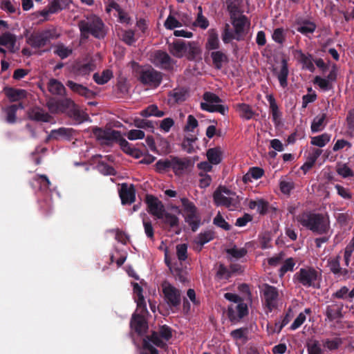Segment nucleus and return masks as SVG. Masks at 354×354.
I'll list each match as a JSON object with an SVG mask.
<instances>
[{
	"label": "nucleus",
	"mask_w": 354,
	"mask_h": 354,
	"mask_svg": "<svg viewBox=\"0 0 354 354\" xmlns=\"http://www.w3.org/2000/svg\"><path fill=\"white\" fill-rule=\"evenodd\" d=\"M35 180L39 185V189L42 192H46L49 189L51 183L47 176L44 174L37 175L35 177Z\"/></svg>",
	"instance_id": "47"
},
{
	"label": "nucleus",
	"mask_w": 354,
	"mask_h": 354,
	"mask_svg": "<svg viewBox=\"0 0 354 354\" xmlns=\"http://www.w3.org/2000/svg\"><path fill=\"white\" fill-rule=\"evenodd\" d=\"M73 53L71 48L65 46L63 44H57L55 46L54 53L59 56L62 59H64L70 56Z\"/></svg>",
	"instance_id": "44"
},
{
	"label": "nucleus",
	"mask_w": 354,
	"mask_h": 354,
	"mask_svg": "<svg viewBox=\"0 0 354 354\" xmlns=\"http://www.w3.org/2000/svg\"><path fill=\"white\" fill-rule=\"evenodd\" d=\"M6 113V122L10 124H14L17 121V107L15 105H10L4 109Z\"/></svg>",
	"instance_id": "45"
},
{
	"label": "nucleus",
	"mask_w": 354,
	"mask_h": 354,
	"mask_svg": "<svg viewBox=\"0 0 354 354\" xmlns=\"http://www.w3.org/2000/svg\"><path fill=\"white\" fill-rule=\"evenodd\" d=\"M130 326L138 335H143L147 333L148 329V324L145 317L142 315L134 313L133 314Z\"/></svg>",
	"instance_id": "16"
},
{
	"label": "nucleus",
	"mask_w": 354,
	"mask_h": 354,
	"mask_svg": "<svg viewBox=\"0 0 354 354\" xmlns=\"http://www.w3.org/2000/svg\"><path fill=\"white\" fill-rule=\"evenodd\" d=\"M120 197L124 205L133 203L136 200V190L133 186L131 185L128 187L127 184H122L120 191Z\"/></svg>",
	"instance_id": "21"
},
{
	"label": "nucleus",
	"mask_w": 354,
	"mask_h": 354,
	"mask_svg": "<svg viewBox=\"0 0 354 354\" xmlns=\"http://www.w3.org/2000/svg\"><path fill=\"white\" fill-rule=\"evenodd\" d=\"M279 187L283 194H289L295 188V183L292 181L281 180L279 183Z\"/></svg>",
	"instance_id": "61"
},
{
	"label": "nucleus",
	"mask_w": 354,
	"mask_h": 354,
	"mask_svg": "<svg viewBox=\"0 0 354 354\" xmlns=\"http://www.w3.org/2000/svg\"><path fill=\"white\" fill-rule=\"evenodd\" d=\"M272 73L273 75L277 77L279 84L282 88H284L288 86L289 69L288 61L286 59H282L280 68L278 69L277 68H274L272 69Z\"/></svg>",
	"instance_id": "18"
},
{
	"label": "nucleus",
	"mask_w": 354,
	"mask_h": 354,
	"mask_svg": "<svg viewBox=\"0 0 354 354\" xmlns=\"http://www.w3.org/2000/svg\"><path fill=\"white\" fill-rule=\"evenodd\" d=\"M171 159H160L156 163V171L159 173L165 172L171 168Z\"/></svg>",
	"instance_id": "50"
},
{
	"label": "nucleus",
	"mask_w": 354,
	"mask_h": 354,
	"mask_svg": "<svg viewBox=\"0 0 354 354\" xmlns=\"http://www.w3.org/2000/svg\"><path fill=\"white\" fill-rule=\"evenodd\" d=\"M187 41L176 39L174 42L168 44V50L174 57L182 58L187 53Z\"/></svg>",
	"instance_id": "19"
},
{
	"label": "nucleus",
	"mask_w": 354,
	"mask_h": 354,
	"mask_svg": "<svg viewBox=\"0 0 354 354\" xmlns=\"http://www.w3.org/2000/svg\"><path fill=\"white\" fill-rule=\"evenodd\" d=\"M16 41V36L10 32H3L0 35V46H6L12 53L16 52L15 49Z\"/></svg>",
	"instance_id": "29"
},
{
	"label": "nucleus",
	"mask_w": 354,
	"mask_h": 354,
	"mask_svg": "<svg viewBox=\"0 0 354 354\" xmlns=\"http://www.w3.org/2000/svg\"><path fill=\"white\" fill-rule=\"evenodd\" d=\"M214 238V233L212 230H206L201 232L194 239V243L200 246L198 251L202 250L203 246L213 240Z\"/></svg>",
	"instance_id": "33"
},
{
	"label": "nucleus",
	"mask_w": 354,
	"mask_h": 354,
	"mask_svg": "<svg viewBox=\"0 0 354 354\" xmlns=\"http://www.w3.org/2000/svg\"><path fill=\"white\" fill-rule=\"evenodd\" d=\"M145 136V132L140 129H131L127 134V138L130 140L142 139Z\"/></svg>",
	"instance_id": "64"
},
{
	"label": "nucleus",
	"mask_w": 354,
	"mask_h": 354,
	"mask_svg": "<svg viewBox=\"0 0 354 354\" xmlns=\"http://www.w3.org/2000/svg\"><path fill=\"white\" fill-rule=\"evenodd\" d=\"M342 341L340 338H334V339H327L324 342V346L327 348L328 349L333 351L337 349L338 347L341 345Z\"/></svg>",
	"instance_id": "58"
},
{
	"label": "nucleus",
	"mask_w": 354,
	"mask_h": 354,
	"mask_svg": "<svg viewBox=\"0 0 354 354\" xmlns=\"http://www.w3.org/2000/svg\"><path fill=\"white\" fill-rule=\"evenodd\" d=\"M75 106V102L70 98L52 99L47 102V106L52 113H64L71 111Z\"/></svg>",
	"instance_id": "13"
},
{
	"label": "nucleus",
	"mask_w": 354,
	"mask_h": 354,
	"mask_svg": "<svg viewBox=\"0 0 354 354\" xmlns=\"http://www.w3.org/2000/svg\"><path fill=\"white\" fill-rule=\"evenodd\" d=\"M206 155L208 161L213 165H218L221 162L222 152L218 147L209 149Z\"/></svg>",
	"instance_id": "37"
},
{
	"label": "nucleus",
	"mask_w": 354,
	"mask_h": 354,
	"mask_svg": "<svg viewBox=\"0 0 354 354\" xmlns=\"http://www.w3.org/2000/svg\"><path fill=\"white\" fill-rule=\"evenodd\" d=\"M211 59L212 65L216 70H221L224 64L229 62L228 56L223 50H216L208 53Z\"/></svg>",
	"instance_id": "17"
},
{
	"label": "nucleus",
	"mask_w": 354,
	"mask_h": 354,
	"mask_svg": "<svg viewBox=\"0 0 354 354\" xmlns=\"http://www.w3.org/2000/svg\"><path fill=\"white\" fill-rule=\"evenodd\" d=\"M48 91L53 95H65L66 88L64 84L56 79H50L48 83Z\"/></svg>",
	"instance_id": "31"
},
{
	"label": "nucleus",
	"mask_w": 354,
	"mask_h": 354,
	"mask_svg": "<svg viewBox=\"0 0 354 354\" xmlns=\"http://www.w3.org/2000/svg\"><path fill=\"white\" fill-rule=\"evenodd\" d=\"M313 83L324 91H327L333 88V84L329 82L328 80L320 76H316L314 78Z\"/></svg>",
	"instance_id": "48"
},
{
	"label": "nucleus",
	"mask_w": 354,
	"mask_h": 354,
	"mask_svg": "<svg viewBox=\"0 0 354 354\" xmlns=\"http://www.w3.org/2000/svg\"><path fill=\"white\" fill-rule=\"evenodd\" d=\"M6 96L10 102H17L26 97L27 92L24 89L6 86L3 88Z\"/></svg>",
	"instance_id": "25"
},
{
	"label": "nucleus",
	"mask_w": 354,
	"mask_h": 354,
	"mask_svg": "<svg viewBox=\"0 0 354 354\" xmlns=\"http://www.w3.org/2000/svg\"><path fill=\"white\" fill-rule=\"evenodd\" d=\"M78 28L82 39H88L92 35L96 39H103L106 35L105 25L102 20L96 15L87 17L86 19L78 22Z\"/></svg>",
	"instance_id": "3"
},
{
	"label": "nucleus",
	"mask_w": 354,
	"mask_h": 354,
	"mask_svg": "<svg viewBox=\"0 0 354 354\" xmlns=\"http://www.w3.org/2000/svg\"><path fill=\"white\" fill-rule=\"evenodd\" d=\"M299 53V61L306 66V68L311 72L315 71V66L312 62L311 55H306L301 50L298 51Z\"/></svg>",
	"instance_id": "49"
},
{
	"label": "nucleus",
	"mask_w": 354,
	"mask_h": 354,
	"mask_svg": "<svg viewBox=\"0 0 354 354\" xmlns=\"http://www.w3.org/2000/svg\"><path fill=\"white\" fill-rule=\"evenodd\" d=\"M235 39V33L233 34L229 24H226L222 34V40L225 44H228L232 39Z\"/></svg>",
	"instance_id": "60"
},
{
	"label": "nucleus",
	"mask_w": 354,
	"mask_h": 354,
	"mask_svg": "<svg viewBox=\"0 0 354 354\" xmlns=\"http://www.w3.org/2000/svg\"><path fill=\"white\" fill-rule=\"evenodd\" d=\"M72 0H53L50 2V12L57 13L59 11L67 8L71 3Z\"/></svg>",
	"instance_id": "38"
},
{
	"label": "nucleus",
	"mask_w": 354,
	"mask_h": 354,
	"mask_svg": "<svg viewBox=\"0 0 354 354\" xmlns=\"http://www.w3.org/2000/svg\"><path fill=\"white\" fill-rule=\"evenodd\" d=\"M203 100L205 101V103H209L213 104V103H220L222 100L215 93L211 92H205L203 94Z\"/></svg>",
	"instance_id": "62"
},
{
	"label": "nucleus",
	"mask_w": 354,
	"mask_h": 354,
	"mask_svg": "<svg viewBox=\"0 0 354 354\" xmlns=\"http://www.w3.org/2000/svg\"><path fill=\"white\" fill-rule=\"evenodd\" d=\"M297 24V31L304 35L313 33L317 28V26L314 22L306 19L298 21Z\"/></svg>",
	"instance_id": "32"
},
{
	"label": "nucleus",
	"mask_w": 354,
	"mask_h": 354,
	"mask_svg": "<svg viewBox=\"0 0 354 354\" xmlns=\"http://www.w3.org/2000/svg\"><path fill=\"white\" fill-rule=\"evenodd\" d=\"M326 315L330 321H333L337 318H339L342 316L341 308L328 306L326 308Z\"/></svg>",
	"instance_id": "52"
},
{
	"label": "nucleus",
	"mask_w": 354,
	"mask_h": 354,
	"mask_svg": "<svg viewBox=\"0 0 354 354\" xmlns=\"http://www.w3.org/2000/svg\"><path fill=\"white\" fill-rule=\"evenodd\" d=\"M66 86L73 92L79 94L80 95L84 96L86 98H92L94 96V93L92 91L82 84L75 83L72 80H68Z\"/></svg>",
	"instance_id": "23"
},
{
	"label": "nucleus",
	"mask_w": 354,
	"mask_h": 354,
	"mask_svg": "<svg viewBox=\"0 0 354 354\" xmlns=\"http://www.w3.org/2000/svg\"><path fill=\"white\" fill-rule=\"evenodd\" d=\"M71 129H67V128H59L56 130H53L51 131V136L52 138L55 139H59L60 138H66L67 139H69L71 136Z\"/></svg>",
	"instance_id": "46"
},
{
	"label": "nucleus",
	"mask_w": 354,
	"mask_h": 354,
	"mask_svg": "<svg viewBox=\"0 0 354 354\" xmlns=\"http://www.w3.org/2000/svg\"><path fill=\"white\" fill-rule=\"evenodd\" d=\"M93 71V65L90 63L80 65L76 68V73L78 75L85 76Z\"/></svg>",
	"instance_id": "57"
},
{
	"label": "nucleus",
	"mask_w": 354,
	"mask_h": 354,
	"mask_svg": "<svg viewBox=\"0 0 354 354\" xmlns=\"http://www.w3.org/2000/svg\"><path fill=\"white\" fill-rule=\"evenodd\" d=\"M296 219L304 227L317 234H326L330 230L328 216L321 213L303 212Z\"/></svg>",
	"instance_id": "2"
},
{
	"label": "nucleus",
	"mask_w": 354,
	"mask_h": 354,
	"mask_svg": "<svg viewBox=\"0 0 354 354\" xmlns=\"http://www.w3.org/2000/svg\"><path fill=\"white\" fill-rule=\"evenodd\" d=\"M264 174V170L259 167H253L249 169V171L243 176V181H251L250 177L257 180L261 178Z\"/></svg>",
	"instance_id": "40"
},
{
	"label": "nucleus",
	"mask_w": 354,
	"mask_h": 354,
	"mask_svg": "<svg viewBox=\"0 0 354 354\" xmlns=\"http://www.w3.org/2000/svg\"><path fill=\"white\" fill-rule=\"evenodd\" d=\"M28 118L36 122H49L52 117L41 109L37 107L28 112Z\"/></svg>",
	"instance_id": "28"
},
{
	"label": "nucleus",
	"mask_w": 354,
	"mask_h": 354,
	"mask_svg": "<svg viewBox=\"0 0 354 354\" xmlns=\"http://www.w3.org/2000/svg\"><path fill=\"white\" fill-rule=\"evenodd\" d=\"M248 313V308L245 303L231 304L228 306L227 315L232 322H237Z\"/></svg>",
	"instance_id": "14"
},
{
	"label": "nucleus",
	"mask_w": 354,
	"mask_h": 354,
	"mask_svg": "<svg viewBox=\"0 0 354 354\" xmlns=\"http://www.w3.org/2000/svg\"><path fill=\"white\" fill-rule=\"evenodd\" d=\"M213 199L216 206H223L230 210L237 209L241 205L239 196L225 186H219L214 191Z\"/></svg>",
	"instance_id": "4"
},
{
	"label": "nucleus",
	"mask_w": 354,
	"mask_h": 354,
	"mask_svg": "<svg viewBox=\"0 0 354 354\" xmlns=\"http://www.w3.org/2000/svg\"><path fill=\"white\" fill-rule=\"evenodd\" d=\"M113 77V73L111 70L106 69L102 71V73L100 75L97 73H95L93 75L94 81L100 85H102L108 82Z\"/></svg>",
	"instance_id": "39"
},
{
	"label": "nucleus",
	"mask_w": 354,
	"mask_h": 354,
	"mask_svg": "<svg viewBox=\"0 0 354 354\" xmlns=\"http://www.w3.org/2000/svg\"><path fill=\"white\" fill-rule=\"evenodd\" d=\"M186 48L187 53L185 56L188 60H194L198 55H201V50L198 44L196 42L187 41Z\"/></svg>",
	"instance_id": "35"
},
{
	"label": "nucleus",
	"mask_w": 354,
	"mask_h": 354,
	"mask_svg": "<svg viewBox=\"0 0 354 354\" xmlns=\"http://www.w3.org/2000/svg\"><path fill=\"white\" fill-rule=\"evenodd\" d=\"M330 139V136L326 133L322 135L313 137L310 140V144L319 147H324Z\"/></svg>",
	"instance_id": "43"
},
{
	"label": "nucleus",
	"mask_w": 354,
	"mask_h": 354,
	"mask_svg": "<svg viewBox=\"0 0 354 354\" xmlns=\"http://www.w3.org/2000/svg\"><path fill=\"white\" fill-rule=\"evenodd\" d=\"M238 8L236 7L231 8L230 12L232 13L231 19L232 24L234 28L235 32V39L241 41L244 39V36L246 35V26L250 25V22L245 15H241L236 17L234 16V12H236Z\"/></svg>",
	"instance_id": "9"
},
{
	"label": "nucleus",
	"mask_w": 354,
	"mask_h": 354,
	"mask_svg": "<svg viewBox=\"0 0 354 354\" xmlns=\"http://www.w3.org/2000/svg\"><path fill=\"white\" fill-rule=\"evenodd\" d=\"M93 134L97 140H104L103 144L107 146L112 145L113 142L119 144L122 151L135 158H140L142 156L140 150L133 148L131 144L123 138L120 131L114 129H103L95 127L93 129Z\"/></svg>",
	"instance_id": "1"
},
{
	"label": "nucleus",
	"mask_w": 354,
	"mask_h": 354,
	"mask_svg": "<svg viewBox=\"0 0 354 354\" xmlns=\"http://www.w3.org/2000/svg\"><path fill=\"white\" fill-rule=\"evenodd\" d=\"M165 225H168L171 228L178 227L179 225V218L174 214L167 212L162 213V218H160Z\"/></svg>",
	"instance_id": "41"
},
{
	"label": "nucleus",
	"mask_w": 354,
	"mask_h": 354,
	"mask_svg": "<svg viewBox=\"0 0 354 354\" xmlns=\"http://www.w3.org/2000/svg\"><path fill=\"white\" fill-rule=\"evenodd\" d=\"M266 98L270 104V110L272 114V121L276 126H278L281 123L282 113L279 111V106L272 95H267Z\"/></svg>",
	"instance_id": "26"
},
{
	"label": "nucleus",
	"mask_w": 354,
	"mask_h": 354,
	"mask_svg": "<svg viewBox=\"0 0 354 354\" xmlns=\"http://www.w3.org/2000/svg\"><path fill=\"white\" fill-rule=\"evenodd\" d=\"M176 254L180 261H184L187 258V245L185 243L176 245Z\"/></svg>",
	"instance_id": "54"
},
{
	"label": "nucleus",
	"mask_w": 354,
	"mask_h": 354,
	"mask_svg": "<svg viewBox=\"0 0 354 354\" xmlns=\"http://www.w3.org/2000/svg\"><path fill=\"white\" fill-rule=\"evenodd\" d=\"M295 263L292 258L287 259L279 269V276L283 277L287 272L293 271Z\"/></svg>",
	"instance_id": "53"
},
{
	"label": "nucleus",
	"mask_w": 354,
	"mask_h": 354,
	"mask_svg": "<svg viewBox=\"0 0 354 354\" xmlns=\"http://www.w3.org/2000/svg\"><path fill=\"white\" fill-rule=\"evenodd\" d=\"M152 63L158 68L165 71H171L174 61L169 54L163 50H156L151 55Z\"/></svg>",
	"instance_id": "12"
},
{
	"label": "nucleus",
	"mask_w": 354,
	"mask_h": 354,
	"mask_svg": "<svg viewBox=\"0 0 354 354\" xmlns=\"http://www.w3.org/2000/svg\"><path fill=\"white\" fill-rule=\"evenodd\" d=\"M328 265L330 272L338 277H346L348 274V270L346 268L340 267V257L337 256L335 258L328 260Z\"/></svg>",
	"instance_id": "24"
},
{
	"label": "nucleus",
	"mask_w": 354,
	"mask_h": 354,
	"mask_svg": "<svg viewBox=\"0 0 354 354\" xmlns=\"http://www.w3.org/2000/svg\"><path fill=\"white\" fill-rule=\"evenodd\" d=\"M201 108L209 113L218 112L223 115L229 111V108L227 106L222 104H212L209 103H201Z\"/></svg>",
	"instance_id": "36"
},
{
	"label": "nucleus",
	"mask_w": 354,
	"mask_h": 354,
	"mask_svg": "<svg viewBox=\"0 0 354 354\" xmlns=\"http://www.w3.org/2000/svg\"><path fill=\"white\" fill-rule=\"evenodd\" d=\"M236 111L239 113V115L241 118L249 120L254 115V112L252 109V107L245 103H239L235 105Z\"/></svg>",
	"instance_id": "34"
},
{
	"label": "nucleus",
	"mask_w": 354,
	"mask_h": 354,
	"mask_svg": "<svg viewBox=\"0 0 354 354\" xmlns=\"http://www.w3.org/2000/svg\"><path fill=\"white\" fill-rule=\"evenodd\" d=\"M171 163L173 171L176 175L179 176L191 165L192 162L187 158H180L176 156H173L171 157Z\"/></svg>",
	"instance_id": "20"
},
{
	"label": "nucleus",
	"mask_w": 354,
	"mask_h": 354,
	"mask_svg": "<svg viewBox=\"0 0 354 354\" xmlns=\"http://www.w3.org/2000/svg\"><path fill=\"white\" fill-rule=\"evenodd\" d=\"M139 80L145 85L156 88L162 82V73L155 70L153 68L150 67L143 69L140 73Z\"/></svg>",
	"instance_id": "11"
},
{
	"label": "nucleus",
	"mask_w": 354,
	"mask_h": 354,
	"mask_svg": "<svg viewBox=\"0 0 354 354\" xmlns=\"http://www.w3.org/2000/svg\"><path fill=\"white\" fill-rule=\"evenodd\" d=\"M133 292L138 297L137 306L138 308H143L146 310V304L144 296L142 295V288L138 283H133Z\"/></svg>",
	"instance_id": "42"
},
{
	"label": "nucleus",
	"mask_w": 354,
	"mask_h": 354,
	"mask_svg": "<svg viewBox=\"0 0 354 354\" xmlns=\"http://www.w3.org/2000/svg\"><path fill=\"white\" fill-rule=\"evenodd\" d=\"M146 203L148 207L149 214L156 216L157 218H162V213L165 211V207L158 198L153 195H147Z\"/></svg>",
	"instance_id": "15"
},
{
	"label": "nucleus",
	"mask_w": 354,
	"mask_h": 354,
	"mask_svg": "<svg viewBox=\"0 0 354 354\" xmlns=\"http://www.w3.org/2000/svg\"><path fill=\"white\" fill-rule=\"evenodd\" d=\"M188 91L185 88H176L169 93V102L170 104H180L188 97Z\"/></svg>",
	"instance_id": "22"
},
{
	"label": "nucleus",
	"mask_w": 354,
	"mask_h": 354,
	"mask_svg": "<svg viewBox=\"0 0 354 354\" xmlns=\"http://www.w3.org/2000/svg\"><path fill=\"white\" fill-rule=\"evenodd\" d=\"M142 223L146 236L153 240L154 239V230L151 221L144 218Z\"/></svg>",
	"instance_id": "59"
},
{
	"label": "nucleus",
	"mask_w": 354,
	"mask_h": 354,
	"mask_svg": "<svg viewBox=\"0 0 354 354\" xmlns=\"http://www.w3.org/2000/svg\"><path fill=\"white\" fill-rule=\"evenodd\" d=\"M213 223L225 230H230L231 229L230 225L225 221V220L223 218V217L221 216V214L218 212V214L214 217L213 220Z\"/></svg>",
	"instance_id": "56"
},
{
	"label": "nucleus",
	"mask_w": 354,
	"mask_h": 354,
	"mask_svg": "<svg viewBox=\"0 0 354 354\" xmlns=\"http://www.w3.org/2000/svg\"><path fill=\"white\" fill-rule=\"evenodd\" d=\"M155 124L156 123L147 119L137 118L134 120V125L140 129H149L153 131L155 127Z\"/></svg>",
	"instance_id": "51"
},
{
	"label": "nucleus",
	"mask_w": 354,
	"mask_h": 354,
	"mask_svg": "<svg viewBox=\"0 0 354 354\" xmlns=\"http://www.w3.org/2000/svg\"><path fill=\"white\" fill-rule=\"evenodd\" d=\"M327 115L326 113L315 116L311 123L310 129L313 133L322 131L327 124Z\"/></svg>",
	"instance_id": "30"
},
{
	"label": "nucleus",
	"mask_w": 354,
	"mask_h": 354,
	"mask_svg": "<svg viewBox=\"0 0 354 354\" xmlns=\"http://www.w3.org/2000/svg\"><path fill=\"white\" fill-rule=\"evenodd\" d=\"M262 293L265 312L268 315L278 307L279 291L276 287L265 283Z\"/></svg>",
	"instance_id": "8"
},
{
	"label": "nucleus",
	"mask_w": 354,
	"mask_h": 354,
	"mask_svg": "<svg viewBox=\"0 0 354 354\" xmlns=\"http://www.w3.org/2000/svg\"><path fill=\"white\" fill-rule=\"evenodd\" d=\"M183 210L185 213V221L196 232L201 223V218L194 203L187 198H180Z\"/></svg>",
	"instance_id": "6"
},
{
	"label": "nucleus",
	"mask_w": 354,
	"mask_h": 354,
	"mask_svg": "<svg viewBox=\"0 0 354 354\" xmlns=\"http://www.w3.org/2000/svg\"><path fill=\"white\" fill-rule=\"evenodd\" d=\"M273 40L280 44H282L285 41L284 30L281 28H276L272 34Z\"/></svg>",
	"instance_id": "63"
},
{
	"label": "nucleus",
	"mask_w": 354,
	"mask_h": 354,
	"mask_svg": "<svg viewBox=\"0 0 354 354\" xmlns=\"http://www.w3.org/2000/svg\"><path fill=\"white\" fill-rule=\"evenodd\" d=\"M59 36L55 28L46 29L32 33L27 38V43L32 48H39L46 46L51 39H56Z\"/></svg>",
	"instance_id": "5"
},
{
	"label": "nucleus",
	"mask_w": 354,
	"mask_h": 354,
	"mask_svg": "<svg viewBox=\"0 0 354 354\" xmlns=\"http://www.w3.org/2000/svg\"><path fill=\"white\" fill-rule=\"evenodd\" d=\"M232 276V272L230 271L225 265L221 263L216 272V277L219 279H229Z\"/></svg>",
	"instance_id": "55"
},
{
	"label": "nucleus",
	"mask_w": 354,
	"mask_h": 354,
	"mask_svg": "<svg viewBox=\"0 0 354 354\" xmlns=\"http://www.w3.org/2000/svg\"><path fill=\"white\" fill-rule=\"evenodd\" d=\"M220 41L218 35L216 30L211 29L209 30L207 39L205 44V50L211 52L213 50H218L220 48Z\"/></svg>",
	"instance_id": "27"
},
{
	"label": "nucleus",
	"mask_w": 354,
	"mask_h": 354,
	"mask_svg": "<svg viewBox=\"0 0 354 354\" xmlns=\"http://www.w3.org/2000/svg\"><path fill=\"white\" fill-rule=\"evenodd\" d=\"M321 274L313 267L301 268L294 275V280L305 287L317 288L316 283Z\"/></svg>",
	"instance_id": "7"
},
{
	"label": "nucleus",
	"mask_w": 354,
	"mask_h": 354,
	"mask_svg": "<svg viewBox=\"0 0 354 354\" xmlns=\"http://www.w3.org/2000/svg\"><path fill=\"white\" fill-rule=\"evenodd\" d=\"M164 299L171 309L179 307L181 301L180 291L169 283L165 282L162 285Z\"/></svg>",
	"instance_id": "10"
}]
</instances>
